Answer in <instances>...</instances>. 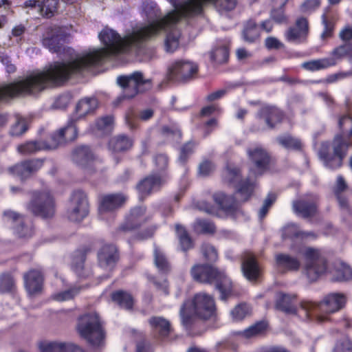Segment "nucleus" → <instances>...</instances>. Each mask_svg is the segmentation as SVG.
I'll return each instance as SVG.
<instances>
[{
    "label": "nucleus",
    "instance_id": "obj_47",
    "mask_svg": "<svg viewBox=\"0 0 352 352\" xmlns=\"http://www.w3.org/2000/svg\"><path fill=\"white\" fill-rule=\"evenodd\" d=\"M230 50L227 45H223L214 48L210 52V59L217 64H224L228 61Z\"/></svg>",
    "mask_w": 352,
    "mask_h": 352
},
{
    "label": "nucleus",
    "instance_id": "obj_3",
    "mask_svg": "<svg viewBox=\"0 0 352 352\" xmlns=\"http://www.w3.org/2000/svg\"><path fill=\"white\" fill-rule=\"evenodd\" d=\"M340 133L335 135L331 142H323L318 151L324 166L331 170H337L343 166L352 143V117L342 116L338 121Z\"/></svg>",
    "mask_w": 352,
    "mask_h": 352
},
{
    "label": "nucleus",
    "instance_id": "obj_24",
    "mask_svg": "<svg viewBox=\"0 0 352 352\" xmlns=\"http://www.w3.org/2000/svg\"><path fill=\"white\" fill-rule=\"evenodd\" d=\"M24 285L29 294L41 292L44 284V272L41 267L32 268L23 274Z\"/></svg>",
    "mask_w": 352,
    "mask_h": 352
},
{
    "label": "nucleus",
    "instance_id": "obj_27",
    "mask_svg": "<svg viewBox=\"0 0 352 352\" xmlns=\"http://www.w3.org/2000/svg\"><path fill=\"white\" fill-rule=\"evenodd\" d=\"M127 197L122 193H111L100 197L99 211L100 212H112L121 208L126 201Z\"/></svg>",
    "mask_w": 352,
    "mask_h": 352
},
{
    "label": "nucleus",
    "instance_id": "obj_44",
    "mask_svg": "<svg viewBox=\"0 0 352 352\" xmlns=\"http://www.w3.org/2000/svg\"><path fill=\"white\" fill-rule=\"evenodd\" d=\"M352 279V269L351 267L340 262L335 265L333 280V281H346Z\"/></svg>",
    "mask_w": 352,
    "mask_h": 352
},
{
    "label": "nucleus",
    "instance_id": "obj_15",
    "mask_svg": "<svg viewBox=\"0 0 352 352\" xmlns=\"http://www.w3.org/2000/svg\"><path fill=\"white\" fill-rule=\"evenodd\" d=\"M89 202L87 194L82 190H76L70 197V207L67 210L68 219L72 221L80 222L89 214Z\"/></svg>",
    "mask_w": 352,
    "mask_h": 352
},
{
    "label": "nucleus",
    "instance_id": "obj_17",
    "mask_svg": "<svg viewBox=\"0 0 352 352\" xmlns=\"http://www.w3.org/2000/svg\"><path fill=\"white\" fill-rule=\"evenodd\" d=\"M198 72V66L190 61L177 60L168 68V77L170 80L186 82L191 80Z\"/></svg>",
    "mask_w": 352,
    "mask_h": 352
},
{
    "label": "nucleus",
    "instance_id": "obj_53",
    "mask_svg": "<svg viewBox=\"0 0 352 352\" xmlns=\"http://www.w3.org/2000/svg\"><path fill=\"white\" fill-rule=\"evenodd\" d=\"M15 288V283L11 274L5 272L0 275V292L11 293Z\"/></svg>",
    "mask_w": 352,
    "mask_h": 352
},
{
    "label": "nucleus",
    "instance_id": "obj_9",
    "mask_svg": "<svg viewBox=\"0 0 352 352\" xmlns=\"http://www.w3.org/2000/svg\"><path fill=\"white\" fill-rule=\"evenodd\" d=\"M27 208L35 217L43 219H52L56 210L55 198L50 190H34L32 192Z\"/></svg>",
    "mask_w": 352,
    "mask_h": 352
},
{
    "label": "nucleus",
    "instance_id": "obj_13",
    "mask_svg": "<svg viewBox=\"0 0 352 352\" xmlns=\"http://www.w3.org/2000/svg\"><path fill=\"white\" fill-rule=\"evenodd\" d=\"M319 197L313 193H307L292 202L294 212L303 219H311L318 213Z\"/></svg>",
    "mask_w": 352,
    "mask_h": 352
},
{
    "label": "nucleus",
    "instance_id": "obj_60",
    "mask_svg": "<svg viewBox=\"0 0 352 352\" xmlns=\"http://www.w3.org/2000/svg\"><path fill=\"white\" fill-rule=\"evenodd\" d=\"M333 352H352V340L347 336L338 340Z\"/></svg>",
    "mask_w": 352,
    "mask_h": 352
},
{
    "label": "nucleus",
    "instance_id": "obj_64",
    "mask_svg": "<svg viewBox=\"0 0 352 352\" xmlns=\"http://www.w3.org/2000/svg\"><path fill=\"white\" fill-rule=\"evenodd\" d=\"M113 123V116H105L98 118L96 120V127L98 130H104L109 126H111Z\"/></svg>",
    "mask_w": 352,
    "mask_h": 352
},
{
    "label": "nucleus",
    "instance_id": "obj_23",
    "mask_svg": "<svg viewBox=\"0 0 352 352\" xmlns=\"http://www.w3.org/2000/svg\"><path fill=\"white\" fill-rule=\"evenodd\" d=\"M148 322L151 334L155 339L161 342L169 340L173 329L167 319L162 316H152Z\"/></svg>",
    "mask_w": 352,
    "mask_h": 352
},
{
    "label": "nucleus",
    "instance_id": "obj_43",
    "mask_svg": "<svg viewBox=\"0 0 352 352\" xmlns=\"http://www.w3.org/2000/svg\"><path fill=\"white\" fill-rule=\"evenodd\" d=\"M192 228L194 232L199 234H214L217 231L214 223L207 219H197Z\"/></svg>",
    "mask_w": 352,
    "mask_h": 352
},
{
    "label": "nucleus",
    "instance_id": "obj_56",
    "mask_svg": "<svg viewBox=\"0 0 352 352\" xmlns=\"http://www.w3.org/2000/svg\"><path fill=\"white\" fill-rule=\"evenodd\" d=\"M196 143L194 141H188L180 148L179 160L182 164H186L190 156L194 153Z\"/></svg>",
    "mask_w": 352,
    "mask_h": 352
},
{
    "label": "nucleus",
    "instance_id": "obj_21",
    "mask_svg": "<svg viewBox=\"0 0 352 352\" xmlns=\"http://www.w3.org/2000/svg\"><path fill=\"white\" fill-rule=\"evenodd\" d=\"M43 160L32 159L22 161L8 168V171L14 176L25 180L43 166Z\"/></svg>",
    "mask_w": 352,
    "mask_h": 352
},
{
    "label": "nucleus",
    "instance_id": "obj_40",
    "mask_svg": "<svg viewBox=\"0 0 352 352\" xmlns=\"http://www.w3.org/2000/svg\"><path fill=\"white\" fill-rule=\"evenodd\" d=\"M111 299L122 309L130 311L133 308L134 298L128 292L116 290L111 294Z\"/></svg>",
    "mask_w": 352,
    "mask_h": 352
},
{
    "label": "nucleus",
    "instance_id": "obj_59",
    "mask_svg": "<svg viewBox=\"0 0 352 352\" xmlns=\"http://www.w3.org/2000/svg\"><path fill=\"white\" fill-rule=\"evenodd\" d=\"M154 162L158 173L164 174L168 173L166 171L168 166V157L165 154H157L154 157Z\"/></svg>",
    "mask_w": 352,
    "mask_h": 352
},
{
    "label": "nucleus",
    "instance_id": "obj_54",
    "mask_svg": "<svg viewBox=\"0 0 352 352\" xmlns=\"http://www.w3.org/2000/svg\"><path fill=\"white\" fill-rule=\"evenodd\" d=\"M331 56L329 58H334L338 63V60L345 56H350L352 61V45L350 44L341 45L331 52Z\"/></svg>",
    "mask_w": 352,
    "mask_h": 352
},
{
    "label": "nucleus",
    "instance_id": "obj_11",
    "mask_svg": "<svg viewBox=\"0 0 352 352\" xmlns=\"http://www.w3.org/2000/svg\"><path fill=\"white\" fill-rule=\"evenodd\" d=\"M118 84L123 89L120 99H130L138 93L144 92L152 86L150 79H144L143 74L135 72L129 76H120L117 79Z\"/></svg>",
    "mask_w": 352,
    "mask_h": 352
},
{
    "label": "nucleus",
    "instance_id": "obj_51",
    "mask_svg": "<svg viewBox=\"0 0 352 352\" xmlns=\"http://www.w3.org/2000/svg\"><path fill=\"white\" fill-rule=\"evenodd\" d=\"M58 0H41L40 14L46 18H51L57 10Z\"/></svg>",
    "mask_w": 352,
    "mask_h": 352
},
{
    "label": "nucleus",
    "instance_id": "obj_22",
    "mask_svg": "<svg viewBox=\"0 0 352 352\" xmlns=\"http://www.w3.org/2000/svg\"><path fill=\"white\" fill-rule=\"evenodd\" d=\"M67 37V33L61 28L52 29L43 38L42 44L50 52L58 54L65 51L64 44L66 42Z\"/></svg>",
    "mask_w": 352,
    "mask_h": 352
},
{
    "label": "nucleus",
    "instance_id": "obj_28",
    "mask_svg": "<svg viewBox=\"0 0 352 352\" xmlns=\"http://www.w3.org/2000/svg\"><path fill=\"white\" fill-rule=\"evenodd\" d=\"M98 107V100L96 97H85L77 102L74 113L70 116L79 121L87 115L92 114Z\"/></svg>",
    "mask_w": 352,
    "mask_h": 352
},
{
    "label": "nucleus",
    "instance_id": "obj_5",
    "mask_svg": "<svg viewBox=\"0 0 352 352\" xmlns=\"http://www.w3.org/2000/svg\"><path fill=\"white\" fill-rule=\"evenodd\" d=\"M179 313L182 324L186 327H191L195 318L204 321L211 320L217 315L214 299L205 292L197 293L183 302Z\"/></svg>",
    "mask_w": 352,
    "mask_h": 352
},
{
    "label": "nucleus",
    "instance_id": "obj_48",
    "mask_svg": "<svg viewBox=\"0 0 352 352\" xmlns=\"http://www.w3.org/2000/svg\"><path fill=\"white\" fill-rule=\"evenodd\" d=\"M43 140L29 141L18 146L17 151L23 155H32L38 151L45 150Z\"/></svg>",
    "mask_w": 352,
    "mask_h": 352
},
{
    "label": "nucleus",
    "instance_id": "obj_20",
    "mask_svg": "<svg viewBox=\"0 0 352 352\" xmlns=\"http://www.w3.org/2000/svg\"><path fill=\"white\" fill-rule=\"evenodd\" d=\"M256 117L264 120L267 127L273 129L277 124L283 122L285 113L283 110L275 105L263 104L258 109Z\"/></svg>",
    "mask_w": 352,
    "mask_h": 352
},
{
    "label": "nucleus",
    "instance_id": "obj_35",
    "mask_svg": "<svg viewBox=\"0 0 352 352\" xmlns=\"http://www.w3.org/2000/svg\"><path fill=\"white\" fill-rule=\"evenodd\" d=\"M214 283H215V289L220 293V298L222 300H226L232 296L233 283L224 272L221 271L219 272V276L216 278Z\"/></svg>",
    "mask_w": 352,
    "mask_h": 352
},
{
    "label": "nucleus",
    "instance_id": "obj_30",
    "mask_svg": "<svg viewBox=\"0 0 352 352\" xmlns=\"http://www.w3.org/2000/svg\"><path fill=\"white\" fill-rule=\"evenodd\" d=\"M213 199L226 214L232 217L237 214L239 208L234 197L227 195L221 192H217L213 195Z\"/></svg>",
    "mask_w": 352,
    "mask_h": 352
},
{
    "label": "nucleus",
    "instance_id": "obj_4",
    "mask_svg": "<svg viewBox=\"0 0 352 352\" xmlns=\"http://www.w3.org/2000/svg\"><path fill=\"white\" fill-rule=\"evenodd\" d=\"M147 208L145 206H138L131 208L125 215L124 221L116 228V234L134 233L129 239V243L135 241H146L155 235L158 228L157 224H150L142 228L144 223L151 219L146 215Z\"/></svg>",
    "mask_w": 352,
    "mask_h": 352
},
{
    "label": "nucleus",
    "instance_id": "obj_6",
    "mask_svg": "<svg viewBox=\"0 0 352 352\" xmlns=\"http://www.w3.org/2000/svg\"><path fill=\"white\" fill-rule=\"evenodd\" d=\"M347 296L340 292L329 293L320 302L304 300L300 303V307L305 311L307 317L311 314H317V320L324 322L330 320L329 315L338 312L346 307Z\"/></svg>",
    "mask_w": 352,
    "mask_h": 352
},
{
    "label": "nucleus",
    "instance_id": "obj_45",
    "mask_svg": "<svg viewBox=\"0 0 352 352\" xmlns=\"http://www.w3.org/2000/svg\"><path fill=\"white\" fill-rule=\"evenodd\" d=\"M62 132L58 129L52 133L46 140H43L45 150L56 149L67 144Z\"/></svg>",
    "mask_w": 352,
    "mask_h": 352
},
{
    "label": "nucleus",
    "instance_id": "obj_33",
    "mask_svg": "<svg viewBox=\"0 0 352 352\" xmlns=\"http://www.w3.org/2000/svg\"><path fill=\"white\" fill-rule=\"evenodd\" d=\"M39 349L41 352H85L76 345L56 342H41Z\"/></svg>",
    "mask_w": 352,
    "mask_h": 352
},
{
    "label": "nucleus",
    "instance_id": "obj_57",
    "mask_svg": "<svg viewBox=\"0 0 352 352\" xmlns=\"http://www.w3.org/2000/svg\"><path fill=\"white\" fill-rule=\"evenodd\" d=\"M28 130L26 120L21 117H16V122L12 126L10 133L12 136H19Z\"/></svg>",
    "mask_w": 352,
    "mask_h": 352
},
{
    "label": "nucleus",
    "instance_id": "obj_7",
    "mask_svg": "<svg viewBox=\"0 0 352 352\" xmlns=\"http://www.w3.org/2000/svg\"><path fill=\"white\" fill-rule=\"evenodd\" d=\"M223 182L235 188L243 201H248L253 195L256 187V179L248 176L243 178L241 167L228 164L223 168L221 175Z\"/></svg>",
    "mask_w": 352,
    "mask_h": 352
},
{
    "label": "nucleus",
    "instance_id": "obj_49",
    "mask_svg": "<svg viewBox=\"0 0 352 352\" xmlns=\"http://www.w3.org/2000/svg\"><path fill=\"white\" fill-rule=\"evenodd\" d=\"M200 250L204 259L206 263H213L218 259V252L214 245L208 242L201 243Z\"/></svg>",
    "mask_w": 352,
    "mask_h": 352
},
{
    "label": "nucleus",
    "instance_id": "obj_42",
    "mask_svg": "<svg viewBox=\"0 0 352 352\" xmlns=\"http://www.w3.org/2000/svg\"><path fill=\"white\" fill-rule=\"evenodd\" d=\"M154 263L160 273L168 274L171 271V265L165 254L157 247L155 248Z\"/></svg>",
    "mask_w": 352,
    "mask_h": 352
},
{
    "label": "nucleus",
    "instance_id": "obj_62",
    "mask_svg": "<svg viewBox=\"0 0 352 352\" xmlns=\"http://www.w3.org/2000/svg\"><path fill=\"white\" fill-rule=\"evenodd\" d=\"M276 197L274 193H270L267 195V197L264 200L263 206L259 210V217L261 219H263L265 217L269 211V209L276 201Z\"/></svg>",
    "mask_w": 352,
    "mask_h": 352
},
{
    "label": "nucleus",
    "instance_id": "obj_25",
    "mask_svg": "<svg viewBox=\"0 0 352 352\" xmlns=\"http://www.w3.org/2000/svg\"><path fill=\"white\" fill-rule=\"evenodd\" d=\"M120 258V253L113 244H104L98 251V265L102 268H113Z\"/></svg>",
    "mask_w": 352,
    "mask_h": 352
},
{
    "label": "nucleus",
    "instance_id": "obj_58",
    "mask_svg": "<svg viewBox=\"0 0 352 352\" xmlns=\"http://www.w3.org/2000/svg\"><path fill=\"white\" fill-rule=\"evenodd\" d=\"M14 230L20 238H28L33 235L34 228L32 225L26 226L23 220L18 225H14Z\"/></svg>",
    "mask_w": 352,
    "mask_h": 352
},
{
    "label": "nucleus",
    "instance_id": "obj_29",
    "mask_svg": "<svg viewBox=\"0 0 352 352\" xmlns=\"http://www.w3.org/2000/svg\"><path fill=\"white\" fill-rule=\"evenodd\" d=\"M275 265L277 270L280 274L297 272L300 268V261L297 257L284 253L276 254Z\"/></svg>",
    "mask_w": 352,
    "mask_h": 352
},
{
    "label": "nucleus",
    "instance_id": "obj_10",
    "mask_svg": "<svg viewBox=\"0 0 352 352\" xmlns=\"http://www.w3.org/2000/svg\"><path fill=\"white\" fill-rule=\"evenodd\" d=\"M302 256L305 261L302 273L309 283L317 281L327 272L328 262L319 249L307 247Z\"/></svg>",
    "mask_w": 352,
    "mask_h": 352
},
{
    "label": "nucleus",
    "instance_id": "obj_41",
    "mask_svg": "<svg viewBox=\"0 0 352 352\" xmlns=\"http://www.w3.org/2000/svg\"><path fill=\"white\" fill-rule=\"evenodd\" d=\"M78 122L75 117L69 116L66 125L59 129L63 131V136L67 144L74 142L78 138V129L76 125Z\"/></svg>",
    "mask_w": 352,
    "mask_h": 352
},
{
    "label": "nucleus",
    "instance_id": "obj_61",
    "mask_svg": "<svg viewBox=\"0 0 352 352\" xmlns=\"http://www.w3.org/2000/svg\"><path fill=\"white\" fill-rule=\"evenodd\" d=\"M218 352L223 351H231L232 352H239V345L237 342L232 340H225L217 344Z\"/></svg>",
    "mask_w": 352,
    "mask_h": 352
},
{
    "label": "nucleus",
    "instance_id": "obj_14",
    "mask_svg": "<svg viewBox=\"0 0 352 352\" xmlns=\"http://www.w3.org/2000/svg\"><path fill=\"white\" fill-rule=\"evenodd\" d=\"M247 155L253 166L249 169V174L254 177L263 175L270 169L271 156L269 153L261 146L249 148Z\"/></svg>",
    "mask_w": 352,
    "mask_h": 352
},
{
    "label": "nucleus",
    "instance_id": "obj_18",
    "mask_svg": "<svg viewBox=\"0 0 352 352\" xmlns=\"http://www.w3.org/2000/svg\"><path fill=\"white\" fill-rule=\"evenodd\" d=\"M220 272L221 270L212 264L197 263L192 265L190 274L194 281L205 285H212L216 278L219 276Z\"/></svg>",
    "mask_w": 352,
    "mask_h": 352
},
{
    "label": "nucleus",
    "instance_id": "obj_19",
    "mask_svg": "<svg viewBox=\"0 0 352 352\" xmlns=\"http://www.w3.org/2000/svg\"><path fill=\"white\" fill-rule=\"evenodd\" d=\"M241 271L244 277L250 281L257 280L262 270L254 252L246 250L241 255Z\"/></svg>",
    "mask_w": 352,
    "mask_h": 352
},
{
    "label": "nucleus",
    "instance_id": "obj_1",
    "mask_svg": "<svg viewBox=\"0 0 352 352\" xmlns=\"http://www.w3.org/2000/svg\"><path fill=\"white\" fill-rule=\"evenodd\" d=\"M174 7L160 19L155 20L133 31L122 38L115 30L104 28L98 37L104 47L94 50L82 56L68 60L74 76L81 74L84 71L101 66L112 56H116L131 47H138L144 42L156 36L161 31H168L165 39L167 52L175 51L179 43L180 31L176 27L182 18L193 16L203 13L204 7L211 4L221 14H227L234 10L236 0H186L182 3L177 0H168Z\"/></svg>",
    "mask_w": 352,
    "mask_h": 352
},
{
    "label": "nucleus",
    "instance_id": "obj_50",
    "mask_svg": "<svg viewBox=\"0 0 352 352\" xmlns=\"http://www.w3.org/2000/svg\"><path fill=\"white\" fill-rule=\"evenodd\" d=\"M321 19L324 29L320 37L322 40L324 41L331 38L333 36L336 22L333 17L327 16L326 13H324L322 15Z\"/></svg>",
    "mask_w": 352,
    "mask_h": 352
},
{
    "label": "nucleus",
    "instance_id": "obj_52",
    "mask_svg": "<svg viewBox=\"0 0 352 352\" xmlns=\"http://www.w3.org/2000/svg\"><path fill=\"white\" fill-rule=\"evenodd\" d=\"M251 308L245 303H239L231 311L232 320L235 322L243 320L246 316L250 315Z\"/></svg>",
    "mask_w": 352,
    "mask_h": 352
},
{
    "label": "nucleus",
    "instance_id": "obj_26",
    "mask_svg": "<svg viewBox=\"0 0 352 352\" xmlns=\"http://www.w3.org/2000/svg\"><path fill=\"white\" fill-rule=\"evenodd\" d=\"M308 34V20L304 16H300L296 19L294 26L288 28L285 32V36L289 42L301 43L306 41Z\"/></svg>",
    "mask_w": 352,
    "mask_h": 352
},
{
    "label": "nucleus",
    "instance_id": "obj_32",
    "mask_svg": "<svg viewBox=\"0 0 352 352\" xmlns=\"http://www.w3.org/2000/svg\"><path fill=\"white\" fill-rule=\"evenodd\" d=\"M297 296L286 294H280L276 300V309L288 314L297 313Z\"/></svg>",
    "mask_w": 352,
    "mask_h": 352
},
{
    "label": "nucleus",
    "instance_id": "obj_46",
    "mask_svg": "<svg viewBox=\"0 0 352 352\" xmlns=\"http://www.w3.org/2000/svg\"><path fill=\"white\" fill-rule=\"evenodd\" d=\"M278 143L286 149L296 151L302 150V144L299 139L295 138L290 134L280 135L276 138Z\"/></svg>",
    "mask_w": 352,
    "mask_h": 352
},
{
    "label": "nucleus",
    "instance_id": "obj_8",
    "mask_svg": "<svg viewBox=\"0 0 352 352\" xmlns=\"http://www.w3.org/2000/svg\"><path fill=\"white\" fill-rule=\"evenodd\" d=\"M76 330L80 336L92 346H99L104 341L106 333L100 316L96 313L80 316Z\"/></svg>",
    "mask_w": 352,
    "mask_h": 352
},
{
    "label": "nucleus",
    "instance_id": "obj_55",
    "mask_svg": "<svg viewBox=\"0 0 352 352\" xmlns=\"http://www.w3.org/2000/svg\"><path fill=\"white\" fill-rule=\"evenodd\" d=\"M285 4L286 3L284 2L279 8H274L271 11V19L278 24H284L288 22V17L285 14Z\"/></svg>",
    "mask_w": 352,
    "mask_h": 352
},
{
    "label": "nucleus",
    "instance_id": "obj_36",
    "mask_svg": "<svg viewBox=\"0 0 352 352\" xmlns=\"http://www.w3.org/2000/svg\"><path fill=\"white\" fill-rule=\"evenodd\" d=\"M72 161L78 166L85 167L94 160V155L88 146H76L72 153Z\"/></svg>",
    "mask_w": 352,
    "mask_h": 352
},
{
    "label": "nucleus",
    "instance_id": "obj_38",
    "mask_svg": "<svg viewBox=\"0 0 352 352\" xmlns=\"http://www.w3.org/2000/svg\"><path fill=\"white\" fill-rule=\"evenodd\" d=\"M269 324L265 320L256 322L254 324L243 331H234L235 336H242L245 338H251L256 336H262L266 334Z\"/></svg>",
    "mask_w": 352,
    "mask_h": 352
},
{
    "label": "nucleus",
    "instance_id": "obj_12",
    "mask_svg": "<svg viewBox=\"0 0 352 352\" xmlns=\"http://www.w3.org/2000/svg\"><path fill=\"white\" fill-rule=\"evenodd\" d=\"M168 179L169 175L166 173H155L144 177L135 187L140 200L144 201L153 193L160 191Z\"/></svg>",
    "mask_w": 352,
    "mask_h": 352
},
{
    "label": "nucleus",
    "instance_id": "obj_37",
    "mask_svg": "<svg viewBox=\"0 0 352 352\" xmlns=\"http://www.w3.org/2000/svg\"><path fill=\"white\" fill-rule=\"evenodd\" d=\"M175 229L179 242V250L187 254L189 250L194 248V241L184 226L179 223H176Z\"/></svg>",
    "mask_w": 352,
    "mask_h": 352
},
{
    "label": "nucleus",
    "instance_id": "obj_34",
    "mask_svg": "<svg viewBox=\"0 0 352 352\" xmlns=\"http://www.w3.org/2000/svg\"><path fill=\"white\" fill-rule=\"evenodd\" d=\"M241 36L243 40L248 43H254L259 40L261 30L254 19H250L244 22Z\"/></svg>",
    "mask_w": 352,
    "mask_h": 352
},
{
    "label": "nucleus",
    "instance_id": "obj_63",
    "mask_svg": "<svg viewBox=\"0 0 352 352\" xmlns=\"http://www.w3.org/2000/svg\"><path fill=\"white\" fill-rule=\"evenodd\" d=\"M79 291L80 289L78 288H71L55 294L54 298L57 301L69 300L74 298L78 294Z\"/></svg>",
    "mask_w": 352,
    "mask_h": 352
},
{
    "label": "nucleus",
    "instance_id": "obj_2",
    "mask_svg": "<svg viewBox=\"0 0 352 352\" xmlns=\"http://www.w3.org/2000/svg\"><path fill=\"white\" fill-rule=\"evenodd\" d=\"M74 76L68 61H55L42 71L30 74L21 80L0 85V103L62 86Z\"/></svg>",
    "mask_w": 352,
    "mask_h": 352
},
{
    "label": "nucleus",
    "instance_id": "obj_16",
    "mask_svg": "<svg viewBox=\"0 0 352 352\" xmlns=\"http://www.w3.org/2000/svg\"><path fill=\"white\" fill-rule=\"evenodd\" d=\"M94 248V243H89L76 249L72 256L71 269L79 278L87 279L93 275L92 270L86 267L85 263L87 256Z\"/></svg>",
    "mask_w": 352,
    "mask_h": 352
},
{
    "label": "nucleus",
    "instance_id": "obj_39",
    "mask_svg": "<svg viewBox=\"0 0 352 352\" xmlns=\"http://www.w3.org/2000/svg\"><path fill=\"white\" fill-rule=\"evenodd\" d=\"M336 65V61L334 58L324 57L304 62L302 64V67L305 70L314 72L320 70L327 69Z\"/></svg>",
    "mask_w": 352,
    "mask_h": 352
},
{
    "label": "nucleus",
    "instance_id": "obj_31",
    "mask_svg": "<svg viewBox=\"0 0 352 352\" xmlns=\"http://www.w3.org/2000/svg\"><path fill=\"white\" fill-rule=\"evenodd\" d=\"M133 144L134 140L131 137L126 134H119L110 139L108 146L112 153H120L130 151Z\"/></svg>",
    "mask_w": 352,
    "mask_h": 352
}]
</instances>
